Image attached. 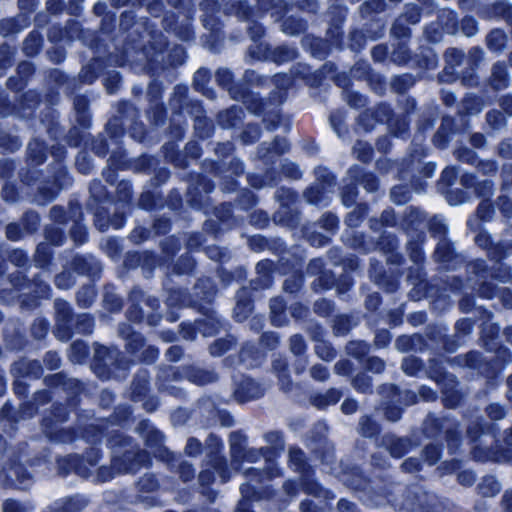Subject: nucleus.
I'll use <instances>...</instances> for the list:
<instances>
[{
  "instance_id": "nucleus-34",
  "label": "nucleus",
  "mask_w": 512,
  "mask_h": 512,
  "mask_svg": "<svg viewBox=\"0 0 512 512\" xmlns=\"http://www.w3.org/2000/svg\"><path fill=\"white\" fill-rule=\"evenodd\" d=\"M360 429L364 436L371 437L375 434L377 427L369 418L365 417L360 422Z\"/></svg>"
},
{
  "instance_id": "nucleus-33",
  "label": "nucleus",
  "mask_w": 512,
  "mask_h": 512,
  "mask_svg": "<svg viewBox=\"0 0 512 512\" xmlns=\"http://www.w3.org/2000/svg\"><path fill=\"white\" fill-rule=\"evenodd\" d=\"M55 284L60 289H68L73 285V280L69 273H61L56 276Z\"/></svg>"
},
{
  "instance_id": "nucleus-2",
  "label": "nucleus",
  "mask_w": 512,
  "mask_h": 512,
  "mask_svg": "<svg viewBox=\"0 0 512 512\" xmlns=\"http://www.w3.org/2000/svg\"><path fill=\"white\" fill-rule=\"evenodd\" d=\"M87 505V500L83 496H74L55 501L50 507L49 512H81Z\"/></svg>"
},
{
  "instance_id": "nucleus-41",
  "label": "nucleus",
  "mask_w": 512,
  "mask_h": 512,
  "mask_svg": "<svg viewBox=\"0 0 512 512\" xmlns=\"http://www.w3.org/2000/svg\"><path fill=\"white\" fill-rule=\"evenodd\" d=\"M57 313L63 321H67L70 316L69 305L65 301H56L55 303Z\"/></svg>"
},
{
  "instance_id": "nucleus-35",
  "label": "nucleus",
  "mask_w": 512,
  "mask_h": 512,
  "mask_svg": "<svg viewBox=\"0 0 512 512\" xmlns=\"http://www.w3.org/2000/svg\"><path fill=\"white\" fill-rule=\"evenodd\" d=\"M419 367L420 365L418 360L414 358H406L402 363V369L408 375H414Z\"/></svg>"
},
{
  "instance_id": "nucleus-20",
  "label": "nucleus",
  "mask_w": 512,
  "mask_h": 512,
  "mask_svg": "<svg viewBox=\"0 0 512 512\" xmlns=\"http://www.w3.org/2000/svg\"><path fill=\"white\" fill-rule=\"evenodd\" d=\"M315 350L317 355L325 361H330L335 357L334 349L325 342H319Z\"/></svg>"
},
{
  "instance_id": "nucleus-8",
  "label": "nucleus",
  "mask_w": 512,
  "mask_h": 512,
  "mask_svg": "<svg viewBox=\"0 0 512 512\" xmlns=\"http://www.w3.org/2000/svg\"><path fill=\"white\" fill-rule=\"evenodd\" d=\"M341 398L340 391L336 389L328 390L324 395L315 399V405L319 408H325L329 405L336 404Z\"/></svg>"
},
{
  "instance_id": "nucleus-16",
  "label": "nucleus",
  "mask_w": 512,
  "mask_h": 512,
  "mask_svg": "<svg viewBox=\"0 0 512 512\" xmlns=\"http://www.w3.org/2000/svg\"><path fill=\"white\" fill-rule=\"evenodd\" d=\"M209 78V73L205 69H199L194 75V86L197 90L206 94L208 97H213L210 91H205V84L207 83Z\"/></svg>"
},
{
  "instance_id": "nucleus-7",
  "label": "nucleus",
  "mask_w": 512,
  "mask_h": 512,
  "mask_svg": "<svg viewBox=\"0 0 512 512\" xmlns=\"http://www.w3.org/2000/svg\"><path fill=\"white\" fill-rule=\"evenodd\" d=\"M245 293L246 291L242 290L237 294V303L234 309V315L238 321H243L244 319H246L248 314L251 312L250 301L242 299Z\"/></svg>"
},
{
  "instance_id": "nucleus-37",
  "label": "nucleus",
  "mask_w": 512,
  "mask_h": 512,
  "mask_svg": "<svg viewBox=\"0 0 512 512\" xmlns=\"http://www.w3.org/2000/svg\"><path fill=\"white\" fill-rule=\"evenodd\" d=\"M487 413L491 419L499 420L505 416V411L502 406L498 404H491L487 408Z\"/></svg>"
},
{
  "instance_id": "nucleus-3",
  "label": "nucleus",
  "mask_w": 512,
  "mask_h": 512,
  "mask_svg": "<svg viewBox=\"0 0 512 512\" xmlns=\"http://www.w3.org/2000/svg\"><path fill=\"white\" fill-rule=\"evenodd\" d=\"M383 443L386 446V449L389 451V453L395 458L402 457L407 452L408 449L407 440L395 438L394 436L385 437Z\"/></svg>"
},
{
  "instance_id": "nucleus-60",
  "label": "nucleus",
  "mask_w": 512,
  "mask_h": 512,
  "mask_svg": "<svg viewBox=\"0 0 512 512\" xmlns=\"http://www.w3.org/2000/svg\"><path fill=\"white\" fill-rule=\"evenodd\" d=\"M7 237L11 240H17L19 238V231L16 225L10 224L6 228Z\"/></svg>"
},
{
  "instance_id": "nucleus-22",
  "label": "nucleus",
  "mask_w": 512,
  "mask_h": 512,
  "mask_svg": "<svg viewBox=\"0 0 512 512\" xmlns=\"http://www.w3.org/2000/svg\"><path fill=\"white\" fill-rule=\"evenodd\" d=\"M232 342L226 339H218L210 346V353L214 356H220L229 350Z\"/></svg>"
},
{
  "instance_id": "nucleus-1",
  "label": "nucleus",
  "mask_w": 512,
  "mask_h": 512,
  "mask_svg": "<svg viewBox=\"0 0 512 512\" xmlns=\"http://www.w3.org/2000/svg\"><path fill=\"white\" fill-rule=\"evenodd\" d=\"M429 496L425 492L409 493L404 498L400 509L404 512H429L426 507Z\"/></svg>"
},
{
  "instance_id": "nucleus-15",
  "label": "nucleus",
  "mask_w": 512,
  "mask_h": 512,
  "mask_svg": "<svg viewBox=\"0 0 512 512\" xmlns=\"http://www.w3.org/2000/svg\"><path fill=\"white\" fill-rule=\"evenodd\" d=\"M353 152L356 155V157L363 162L369 161L372 156L371 146L368 143L362 141H358L354 145Z\"/></svg>"
},
{
  "instance_id": "nucleus-55",
  "label": "nucleus",
  "mask_w": 512,
  "mask_h": 512,
  "mask_svg": "<svg viewBox=\"0 0 512 512\" xmlns=\"http://www.w3.org/2000/svg\"><path fill=\"white\" fill-rule=\"evenodd\" d=\"M377 165L381 171H385V172H389L391 170L397 169V164L391 163L389 160H386V159L379 160Z\"/></svg>"
},
{
  "instance_id": "nucleus-25",
  "label": "nucleus",
  "mask_w": 512,
  "mask_h": 512,
  "mask_svg": "<svg viewBox=\"0 0 512 512\" xmlns=\"http://www.w3.org/2000/svg\"><path fill=\"white\" fill-rule=\"evenodd\" d=\"M39 46V38L37 36L30 35L24 43V50L28 55H33L38 51Z\"/></svg>"
},
{
  "instance_id": "nucleus-32",
  "label": "nucleus",
  "mask_w": 512,
  "mask_h": 512,
  "mask_svg": "<svg viewBox=\"0 0 512 512\" xmlns=\"http://www.w3.org/2000/svg\"><path fill=\"white\" fill-rule=\"evenodd\" d=\"M315 312L322 315L327 316L333 309L332 303L328 300L322 299L317 301L314 306Z\"/></svg>"
},
{
  "instance_id": "nucleus-28",
  "label": "nucleus",
  "mask_w": 512,
  "mask_h": 512,
  "mask_svg": "<svg viewBox=\"0 0 512 512\" xmlns=\"http://www.w3.org/2000/svg\"><path fill=\"white\" fill-rule=\"evenodd\" d=\"M424 456L428 463L433 465L440 458V450L435 445H429L424 450Z\"/></svg>"
},
{
  "instance_id": "nucleus-64",
  "label": "nucleus",
  "mask_w": 512,
  "mask_h": 512,
  "mask_svg": "<svg viewBox=\"0 0 512 512\" xmlns=\"http://www.w3.org/2000/svg\"><path fill=\"white\" fill-rule=\"evenodd\" d=\"M503 503L505 508L512 512V491H507L503 496Z\"/></svg>"
},
{
  "instance_id": "nucleus-53",
  "label": "nucleus",
  "mask_w": 512,
  "mask_h": 512,
  "mask_svg": "<svg viewBox=\"0 0 512 512\" xmlns=\"http://www.w3.org/2000/svg\"><path fill=\"white\" fill-rule=\"evenodd\" d=\"M3 512H21V506L17 501L6 500L3 504Z\"/></svg>"
},
{
  "instance_id": "nucleus-4",
  "label": "nucleus",
  "mask_w": 512,
  "mask_h": 512,
  "mask_svg": "<svg viewBox=\"0 0 512 512\" xmlns=\"http://www.w3.org/2000/svg\"><path fill=\"white\" fill-rule=\"evenodd\" d=\"M235 397L237 398L238 401L245 402L259 397V392L254 382L250 379H246L243 381L241 386L235 391Z\"/></svg>"
},
{
  "instance_id": "nucleus-54",
  "label": "nucleus",
  "mask_w": 512,
  "mask_h": 512,
  "mask_svg": "<svg viewBox=\"0 0 512 512\" xmlns=\"http://www.w3.org/2000/svg\"><path fill=\"white\" fill-rule=\"evenodd\" d=\"M501 210L504 213V215L508 218L512 217V201H509L508 199L501 198Z\"/></svg>"
},
{
  "instance_id": "nucleus-17",
  "label": "nucleus",
  "mask_w": 512,
  "mask_h": 512,
  "mask_svg": "<svg viewBox=\"0 0 512 512\" xmlns=\"http://www.w3.org/2000/svg\"><path fill=\"white\" fill-rule=\"evenodd\" d=\"M95 296L93 287H83L77 293V302L83 307H88L93 303Z\"/></svg>"
},
{
  "instance_id": "nucleus-9",
  "label": "nucleus",
  "mask_w": 512,
  "mask_h": 512,
  "mask_svg": "<svg viewBox=\"0 0 512 512\" xmlns=\"http://www.w3.org/2000/svg\"><path fill=\"white\" fill-rule=\"evenodd\" d=\"M452 246L446 239H441L435 250V257L440 262H448L452 258Z\"/></svg>"
},
{
  "instance_id": "nucleus-36",
  "label": "nucleus",
  "mask_w": 512,
  "mask_h": 512,
  "mask_svg": "<svg viewBox=\"0 0 512 512\" xmlns=\"http://www.w3.org/2000/svg\"><path fill=\"white\" fill-rule=\"evenodd\" d=\"M93 328V321L88 315H82L79 317L78 330L81 333H91Z\"/></svg>"
},
{
  "instance_id": "nucleus-12",
  "label": "nucleus",
  "mask_w": 512,
  "mask_h": 512,
  "mask_svg": "<svg viewBox=\"0 0 512 512\" xmlns=\"http://www.w3.org/2000/svg\"><path fill=\"white\" fill-rule=\"evenodd\" d=\"M289 465L296 471H302L305 465L303 451L298 448H291L289 450Z\"/></svg>"
},
{
  "instance_id": "nucleus-6",
  "label": "nucleus",
  "mask_w": 512,
  "mask_h": 512,
  "mask_svg": "<svg viewBox=\"0 0 512 512\" xmlns=\"http://www.w3.org/2000/svg\"><path fill=\"white\" fill-rule=\"evenodd\" d=\"M240 492L242 495V500L239 502L236 512H252L250 510L249 501L257 498L254 489L248 483L242 484L240 487Z\"/></svg>"
},
{
  "instance_id": "nucleus-29",
  "label": "nucleus",
  "mask_w": 512,
  "mask_h": 512,
  "mask_svg": "<svg viewBox=\"0 0 512 512\" xmlns=\"http://www.w3.org/2000/svg\"><path fill=\"white\" fill-rule=\"evenodd\" d=\"M290 347H291V351L294 354H296V355L302 354L305 350V343H304L303 338L299 335L292 336L290 339Z\"/></svg>"
},
{
  "instance_id": "nucleus-38",
  "label": "nucleus",
  "mask_w": 512,
  "mask_h": 512,
  "mask_svg": "<svg viewBox=\"0 0 512 512\" xmlns=\"http://www.w3.org/2000/svg\"><path fill=\"white\" fill-rule=\"evenodd\" d=\"M385 364L384 362L377 357H372L368 359L367 368L368 370L374 373H380L384 370Z\"/></svg>"
},
{
  "instance_id": "nucleus-47",
  "label": "nucleus",
  "mask_w": 512,
  "mask_h": 512,
  "mask_svg": "<svg viewBox=\"0 0 512 512\" xmlns=\"http://www.w3.org/2000/svg\"><path fill=\"white\" fill-rule=\"evenodd\" d=\"M76 164L78 170L83 174H88L92 168L90 162L86 160V156L84 155H79L77 157Z\"/></svg>"
},
{
  "instance_id": "nucleus-63",
  "label": "nucleus",
  "mask_w": 512,
  "mask_h": 512,
  "mask_svg": "<svg viewBox=\"0 0 512 512\" xmlns=\"http://www.w3.org/2000/svg\"><path fill=\"white\" fill-rule=\"evenodd\" d=\"M181 349L179 347H171L167 351V357L172 361H177L181 355Z\"/></svg>"
},
{
  "instance_id": "nucleus-14",
  "label": "nucleus",
  "mask_w": 512,
  "mask_h": 512,
  "mask_svg": "<svg viewBox=\"0 0 512 512\" xmlns=\"http://www.w3.org/2000/svg\"><path fill=\"white\" fill-rule=\"evenodd\" d=\"M487 44L493 51L501 50L505 45V36L499 30L492 31L487 37Z\"/></svg>"
},
{
  "instance_id": "nucleus-56",
  "label": "nucleus",
  "mask_w": 512,
  "mask_h": 512,
  "mask_svg": "<svg viewBox=\"0 0 512 512\" xmlns=\"http://www.w3.org/2000/svg\"><path fill=\"white\" fill-rule=\"evenodd\" d=\"M180 474H181V477L184 479V481H188L189 479H191L193 477L194 470L192 469V467L190 465L183 464L181 466Z\"/></svg>"
},
{
  "instance_id": "nucleus-27",
  "label": "nucleus",
  "mask_w": 512,
  "mask_h": 512,
  "mask_svg": "<svg viewBox=\"0 0 512 512\" xmlns=\"http://www.w3.org/2000/svg\"><path fill=\"white\" fill-rule=\"evenodd\" d=\"M477 213L482 220L487 221L491 219L493 215L492 205L488 201H483L478 206Z\"/></svg>"
},
{
  "instance_id": "nucleus-58",
  "label": "nucleus",
  "mask_w": 512,
  "mask_h": 512,
  "mask_svg": "<svg viewBox=\"0 0 512 512\" xmlns=\"http://www.w3.org/2000/svg\"><path fill=\"white\" fill-rule=\"evenodd\" d=\"M323 267V262L320 259L312 260L308 265V271L312 274L318 273Z\"/></svg>"
},
{
  "instance_id": "nucleus-24",
  "label": "nucleus",
  "mask_w": 512,
  "mask_h": 512,
  "mask_svg": "<svg viewBox=\"0 0 512 512\" xmlns=\"http://www.w3.org/2000/svg\"><path fill=\"white\" fill-rule=\"evenodd\" d=\"M302 285V277L301 276H291L287 278L284 282V290L286 292H296Z\"/></svg>"
},
{
  "instance_id": "nucleus-49",
  "label": "nucleus",
  "mask_w": 512,
  "mask_h": 512,
  "mask_svg": "<svg viewBox=\"0 0 512 512\" xmlns=\"http://www.w3.org/2000/svg\"><path fill=\"white\" fill-rule=\"evenodd\" d=\"M391 340L390 334L388 331H380L375 336V344L378 347H385Z\"/></svg>"
},
{
  "instance_id": "nucleus-45",
  "label": "nucleus",
  "mask_w": 512,
  "mask_h": 512,
  "mask_svg": "<svg viewBox=\"0 0 512 512\" xmlns=\"http://www.w3.org/2000/svg\"><path fill=\"white\" fill-rule=\"evenodd\" d=\"M456 174L457 172L454 167H447L442 172V181L445 182L447 185H451L455 181Z\"/></svg>"
},
{
  "instance_id": "nucleus-61",
  "label": "nucleus",
  "mask_w": 512,
  "mask_h": 512,
  "mask_svg": "<svg viewBox=\"0 0 512 512\" xmlns=\"http://www.w3.org/2000/svg\"><path fill=\"white\" fill-rule=\"evenodd\" d=\"M297 487L298 484L294 481H288L284 484V489L290 496H295L297 494Z\"/></svg>"
},
{
  "instance_id": "nucleus-46",
  "label": "nucleus",
  "mask_w": 512,
  "mask_h": 512,
  "mask_svg": "<svg viewBox=\"0 0 512 512\" xmlns=\"http://www.w3.org/2000/svg\"><path fill=\"white\" fill-rule=\"evenodd\" d=\"M45 363L50 370H54L60 366V358L56 353L49 352L46 354Z\"/></svg>"
},
{
  "instance_id": "nucleus-26",
  "label": "nucleus",
  "mask_w": 512,
  "mask_h": 512,
  "mask_svg": "<svg viewBox=\"0 0 512 512\" xmlns=\"http://www.w3.org/2000/svg\"><path fill=\"white\" fill-rule=\"evenodd\" d=\"M216 81L223 87H229L232 82V73L228 69H219L216 72Z\"/></svg>"
},
{
  "instance_id": "nucleus-5",
  "label": "nucleus",
  "mask_w": 512,
  "mask_h": 512,
  "mask_svg": "<svg viewBox=\"0 0 512 512\" xmlns=\"http://www.w3.org/2000/svg\"><path fill=\"white\" fill-rule=\"evenodd\" d=\"M301 488L307 494L323 497L325 499H334V495L327 490L322 489L314 480L310 478H301Z\"/></svg>"
},
{
  "instance_id": "nucleus-19",
  "label": "nucleus",
  "mask_w": 512,
  "mask_h": 512,
  "mask_svg": "<svg viewBox=\"0 0 512 512\" xmlns=\"http://www.w3.org/2000/svg\"><path fill=\"white\" fill-rule=\"evenodd\" d=\"M87 354L86 346L81 342H75L70 347V358L73 362H81Z\"/></svg>"
},
{
  "instance_id": "nucleus-31",
  "label": "nucleus",
  "mask_w": 512,
  "mask_h": 512,
  "mask_svg": "<svg viewBox=\"0 0 512 512\" xmlns=\"http://www.w3.org/2000/svg\"><path fill=\"white\" fill-rule=\"evenodd\" d=\"M461 27L466 36H473L477 32V23L473 18H464Z\"/></svg>"
},
{
  "instance_id": "nucleus-43",
  "label": "nucleus",
  "mask_w": 512,
  "mask_h": 512,
  "mask_svg": "<svg viewBox=\"0 0 512 512\" xmlns=\"http://www.w3.org/2000/svg\"><path fill=\"white\" fill-rule=\"evenodd\" d=\"M322 225L327 230H334L338 225V218L333 214H327L322 218Z\"/></svg>"
},
{
  "instance_id": "nucleus-44",
  "label": "nucleus",
  "mask_w": 512,
  "mask_h": 512,
  "mask_svg": "<svg viewBox=\"0 0 512 512\" xmlns=\"http://www.w3.org/2000/svg\"><path fill=\"white\" fill-rule=\"evenodd\" d=\"M354 387L365 392L370 388L371 383L368 377L365 375L357 376L353 381Z\"/></svg>"
},
{
  "instance_id": "nucleus-18",
  "label": "nucleus",
  "mask_w": 512,
  "mask_h": 512,
  "mask_svg": "<svg viewBox=\"0 0 512 512\" xmlns=\"http://www.w3.org/2000/svg\"><path fill=\"white\" fill-rule=\"evenodd\" d=\"M391 199L396 204H404L410 199L409 189L405 186H395L391 190Z\"/></svg>"
},
{
  "instance_id": "nucleus-21",
  "label": "nucleus",
  "mask_w": 512,
  "mask_h": 512,
  "mask_svg": "<svg viewBox=\"0 0 512 512\" xmlns=\"http://www.w3.org/2000/svg\"><path fill=\"white\" fill-rule=\"evenodd\" d=\"M305 197H306L307 201L311 204H316V205L324 204L323 193H322V191H320L318 186L309 188L305 193Z\"/></svg>"
},
{
  "instance_id": "nucleus-11",
  "label": "nucleus",
  "mask_w": 512,
  "mask_h": 512,
  "mask_svg": "<svg viewBox=\"0 0 512 512\" xmlns=\"http://www.w3.org/2000/svg\"><path fill=\"white\" fill-rule=\"evenodd\" d=\"M270 309L272 314V321L275 325L281 326L284 324L282 313L284 311V302L281 298H273L270 302Z\"/></svg>"
},
{
  "instance_id": "nucleus-39",
  "label": "nucleus",
  "mask_w": 512,
  "mask_h": 512,
  "mask_svg": "<svg viewBox=\"0 0 512 512\" xmlns=\"http://www.w3.org/2000/svg\"><path fill=\"white\" fill-rule=\"evenodd\" d=\"M362 185L368 192L377 190L378 182L372 174H366L362 178Z\"/></svg>"
},
{
  "instance_id": "nucleus-50",
  "label": "nucleus",
  "mask_w": 512,
  "mask_h": 512,
  "mask_svg": "<svg viewBox=\"0 0 512 512\" xmlns=\"http://www.w3.org/2000/svg\"><path fill=\"white\" fill-rule=\"evenodd\" d=\"M402 468L407 472H415L420 469V462L417 459L409 458L402 463Z\"/></svg>"
},
{
  "instance_id": "nucleus-59",
  "label": "nucleus",
  "mask_w": 512,
  "mask_h": 512,
  "mask_svg": "<svg viewBox=\"0 0 512 512\" xmlns=\"http://www.w3.org/2000/svg\"><path fill=\"white\" fill-rule=\"evenodd\" d=\"M354 187L347 191V192H343L342 193V198H343V203L346 205V206H350L354 200H355V193H354Z\"/></svg>"
},
{
  "instance_id": "nucleus-23",
  "label": "nucleus",
  "mask_w": 512,
  "mask_h": 512,
  "mask_svg": "<svg viewBox=\"0 0 512 512\" xmlns=\"http://www.w3.org/2000/svg\"><path fill=\"white\" fill-rule=\"evenodd\" d=\"M10 474L15 475L18 481L19 488H26L30 483V476L26 475L23 471V468L20 466H16L10 470Z\"/></svg>"
},
{
  "instance_id": "nucleus-62",
  "label": "nucleus",
  "mask_w": 512,
  "mask_h": 512,
  "mask_svg": "<svg viewBox=\"0 0 512 512\" xmlns=\"http://www.w3.org/2000/svg\"><path fill=\"white\" fill-rule=\"evenodd\" d=\"M262 340L270 347L278 343V337L274 333L264 334Z\"/></svg>"
},
{
  "instance_id": "nucleus-13",
  "label": "nucleus",
  "mask_w": 512,
  "mask_h": 512,
  "mask_svg": "<svg viewBox=\"0 0 512 512\" xmlns=\"http://www.w3.org/2000/svg\"><path fill=\"white\" fill-rule=\"evenodd\" d=\"M479 489L483 495L493 496L500 491V484L493 477H487L483 479Z\"/></svg>"
},
{
  "instance_id": "nucleus-48",
  "label": "nucleus",
  "mask_w": 512,
  "mask_h": 512,
  "mask_svg": "<svg viewBox=\"0 0 512 512\" xmlns=\"http://www.w3.org/2000/svg\"><path fill=\"white\" fill-rule=\"evenodd\" d=\"M458 480L462 485L470 486L475 482V475L471 471H463L458 475Z\"/></svg>"
},
{
  "instance_id": "nucleus-40",
  "label": "nucleus",
  "mask_w": 512,
  "mask_h": 512,
  "mask_svg": "<svg viewBox=\"0 0 512 512\" xmlns=\"http://www.w3.org/2000/svg\"><path fill=\"white\" fill-rule=\"evenodd\" d=\"M200 451H201V443L194 438L189 439L186 444V447H185L186 454H188L190 456H195V455L199 454Z\"/></svg>"
},
{
  "instance_id": "nucleus-52",
  "label": "nucleus",
  "mask_w": 512,
  "mask_h": 512,
  "mask_svg": "<svg viewBox=\"0 0 512 512\" xmlns=\"http://www.w3.org/2000/svg\"><path fill=\"white\" fill-rule=\"evenodd\" d=\"M341 410L345 414H352L357 410V403L354 400L346 399L342 405Z\"/></svg>"
},
{
  "instance_id": "nucleus-51",
  "label": "nucleus",
  "mask_w": 512,
  "mask_h": 512,
  "mask_svg": "<svg viewBox=\"0 0 512 512\" xmlns=\"http://www.w3.org/2000/svg\"><path fill=\"white\" fill-rule=\"evenodd\" d=\"M300 510L301 512H322L323 508L318 507V505L311 501H303L301 502Z\"/></svg>"
},
{
  "instance_id": "nucleus-30",
  "label": "nucleus",
  "mask_w": 512,
  "mask_h": 512,
  "mask_svg": "<svg viewBox=\"0 0 512 512\" xmlns=\"http://www.w3.org/2000/svg\"><path fill=\"white\" fill-rule=\"evenodd\" d=\"M311 376L319 381H324L328 378L329 372L326 366L324 365H314L311 368Z\"/></svg>"
},
{
  "instance_id": "nucleus-10",
  "label": "nucleus",
  "mask_w": 512,
  "mask_h": 512,
  "mask_svg": "<svg viewBox=\"0 0 512 512\" xmlns=\"http://www.w3.org/2000/svg\"><path fill=\"white\" fill-rule=\"evenodd\" d=\"M242 114V110L237 107H232L231 109L221 113L219 115V122L224 127H232L236 125V118L240 119V115Z\"/></svg>"
},
{
  "instance_id": "nucleus-42",
  "label": "nucleus",
  "mask_w": 512,
  "mask_h": 512,
  "mask_svg": "<svg viewBox=\"0 0 512 512\" xmlns=\"http://www.w3.org/2000/svg\"><path fill=\"white\" fill-rule=\"evenodd\" d=\"M492 75L494 77V80L497 79L501 85H505L507 74H506V70H505L504 66L495 65L493 67Z\"/></svg>"
},
{
  "instance_id": "nucleus-57",
  "label": "nucleus",
  "mask_w": 512,
  "mask_h": 512,
  "mask_svg": "<svg viewBox=\"0 0 512 512\" xmlns=\"http://www.w3.org/2000/svg\"><path fill=\"white\" fill-rule=\"evenodd\" d=\"M338 510H339V512H354L355 507L352 503H350L344 499H341L338 502Z\"/></svg>"
}]
</instances>
